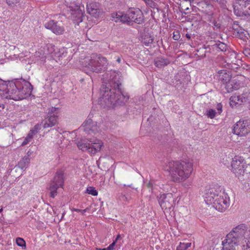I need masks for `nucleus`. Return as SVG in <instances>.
I'll return each mask as SVG.
<instances>
[{"label": "nucleus", "instance_id": "nucleus-32", "mask_svg": "<svg viewBox=\"0 0 250 250\" xmlns=\"http://www.w3.org/2000/svg\"><path fill=\"white\" fill-rule=\"evenodd\" d=\"M216 45L218 48L220 50V51L223 52L226 51L227 46L226 44H225V43L221 42H219V43L216 44Z\"/></svg>", "mask_w": 250, "mask_h": 250}, {"label": "nucleus", "instance_id": "nucleus-33", "mask_svg": "<svg viewBox=\"0 0 250 250\" xmlns=\"http://www.w3.org/2000/svg\"><path fill=\"white\" fill-rule=\"evenodd\" d=\"M216 111L214 109H210L208 111L206 115L207 116L210 118V119H213L216 115Z\"/></svg>", "mask_w": 250, "mask_h": 250}, {"label": "nucleus", "instance_id": "nucleus-28", "mask_svg": "<svg viewBox=\"0 0 250 250\" xmlns=\"http://www.w3.org/2000/svg\"><path fill=\"white\" fill-rule=\"evenodd\" d=\"M85 192L94 196H97L98 194V192L96 189L95 188L91 186L87 188Z\"/></svg>", "mask_w": 250, "mask_h": 250}, {"label": "nucleus", "instance_id": "nucleus-30", "mask_svg": "<svg viewBox=\"0 0 250 250\" xmlns=\"http://www.w3.org/2000/svg\"><path fill=\"white\" fill-rule=\"evenodd\" d=\"M41 129V125L39 124L36 125L34 127L30 129L29 132L34 136L36 134H37L38 131Z\"/></svg>", "mask_w": 250, "mask_h": 250}, {"label": "nucleus", "instance_id": "nucleus-47", "mask_svg": "<svg viewBox=\"0 0 250 250\" xmlns=\"http://www.w3.org/2000/svg\"><path fill=\"white\" fill-rule=\"evenodd\" d=\"M186 37H187V38H188V39H189L190 38V35H189V34H186Z\"/></svg>", "mask_w": 250, "mask_h": 250}, {"label": "nucleus", "instance_id": "nucleus-35", "mask_svg": "<svg viewBox=\"0 0 250 250\" xmlns=\"http://www.w3.org/2000/svg\"><path fill=\"white\" fill-rule=\"evenodd\" d=\"M7 4L11 6L16 5L20 2V0H6Z\"/></svg>", "mask_w": 250, "mask_h": 250}, {"label": "nucleus", "instance_id": "nucleus-19", "mask_svg": "<svg viewBox=\"0 0 250 250\" xmlns=\"http://www.w3.org/2000/svg\"><path fill=\"white\" fill-rule=\"evenodd\" d=\"M90 142L89 148V154L94 155L99 152L102 147H104V143L102 141L96 139L92 140L91 139L89 141Z\"/></svg>", "mask_w": 250, "mask_h": 250}, {"label": "nucleus", "instance_id": "nucleus-34", "mask_svg": "<svg viewBox=\"0 0 250 250\" xmlns=\"http://www.w3.org/2000/svg\"><path fill=\"white\" fill-rule=\"evenodd\" d=\"M248 1L249 2H248V5L246 7L244 16L250 17V0Z\"/></svg>", "mask_w": 250, "mask_h": 250}, {"label": "nucleus", "instance_id": "nucleus-29", "mask_svg": "<svg viewBox=\"0 0 250 250\" xmlns=\"http://www.w3.org/2000/svg\"><path fill=\"white\" fill-rule=\"evenodd\" d=\"M34 136L31 134L29 132L27 135L26 137L25 138L24 141L22 143L21 146H24L29 143L32 139L33 138Z\"/></svg>", "mask_w": 250, "mask_h": 250}, {"label": "nucleus", "instance_id": "nucleus-44", "mask_svg": "<svg viewBox=\"0 0 250 250\" xmlns=\"http://www.w3.org/2000/svg\"><path fill=\"white\" fill-rule=\"evenodd\" d=\"M29 52L26 51L25 53H23V52L21 53L22 55H21V57H22V55H23L24 57H26L27 56V54H29Z\"/></svg>", "mask_w": 250, "mask_h": 250}, {"label": "nucleus", "instance_id": "nucleus-11", "mask_svg": "<svg viewBox=\"0 0 250 250\" xmlns=\"http://www.w3.org/2000/svg\"><path fill=\"white\" fill-rule=\"evenodd\" d=\"M239 242L236 238H234L232 233H229L227 235L225 239L222 241L223 247L221 250H234Z\"/></svg>", "mask_w": 250, "mask_h": 250}, {"label": "nucleus", "instance_id": "nucleus-1", "mask_svg": "<svg viewBox=\"0 0 250 250\" xmlns=\"http://www.w3.org/2000/svg\"><path fill=\"white\" fill-rule=\"evenodd\" d=\"M29 83L21 80L6 82L0 79V96L15 101L26 98L31 92Z\"/></svg>", "mask_w": 250, "mask_h": 250}, {"label": "nucleus", "instance_id": "nucleus-18", "mask_svg": "<svg viewBox=\"0 0 250 250\" xmlns=\"http://www.w3.org/2000/svg\"><path fill=\"white\" fill-rule=\"evenodd\" d=\"M111 16L116 22L121 21L123 23H126L128 25L133 24L129 15V11L127 13H124L121 12L113 13Z\"/></svg>", "mask_w": 250, "mask_h": 250}, {"label": "nucleus", "instance_id": "nucleus-36", "mask_svg": "<svg viewBox=\"0 0 250 250\" xmlns=\"http://www.w3.org/2000/svg\"><path fill=\"white\" fill-rule=\"evenodd\" d=\"M71 210L72 212L76 211V212H81L82 213V214L84 215L85 214V213L87 210H89V208H87L84 209H78V208H72L71 209Z\"/></svg>", "mask_w": 250, "mask_h": 250}, {"label": "nucleus", "instance_id": "nucleus-27", "mask_svg": "<svg viewBox=\"0 0 250 250\" xmlns=\"http://www.w3.org/2000/svg\"><path fill=\"white\" fill-rule=\"evenodd\" d=\"M246 245H244L246 250H250V230H249L246 233V238L245 239Z\"/></svg>", "mask_w": 250, "mask_h": 250}, {"label": "nucleus", "instance_id": "nucleus-37", "mask_svg": "<svg viewBox=\"0 0 250 250\" xmlns=\"http://www.w3.org/2000/svg\"><path fill=\"white\" fill-rule=\"evenodd\" d=\"M180 34L179 32L177 31H175L173 33V37L172 38L173 40L175 41H178L179 39L180 38Z\"/></svg>", "mask_w": 250, "mask_h": 250}, {"label": "nucleus", "instance_id": "nucleus-49", "mask_svg": "<svg viewBox=\"0 0 250 250\" xmlns=\"http://www.w3.org/2000/svg\"><path fill=\"white\" fill-rule=\"evenodd\" d=\"M3 210L2 208L0 209V213Z\"/></svg>", "mask_w": 250, "mask_h": 250}, {"label": "nucleus", "instance_id": "nucleus-31", "mask_svg": "<svg viewBox=\"0 0 250 250\" xmlns=\"http://www.w3.org/2000/svg\"><path fill=\"white\" fill-rule=\"evenodd\" d=\"M16 244L18 246L21 247H24L25 248L26 245H25V241L21 238H17L16 239Z\"/></svg>", "mask_w": 250, "mask_h": 250}, {"label": "nucleus", "instance_id": "nucleus-9", "mask_svg": "<svg viewBox=\"0 0 250 250\" xmlns=\"http://www.w3.org/2000/svg\"><path fill=\"white\" fill-rule=\"evenodd\" d=\"M159 203L162 209L170 210L175 205V198L171 193L161 195Z\"/></svg>", "mask_w": 250, "mask_h": 250}, {"label": "nucleus", "instance_id": "nucleus-42", "mask_svg": "<svg viewBox=\"0 0 250 250\" xmlns=\"http://www.w3.org/2000/svg\"><path fill=\"white\" fill-rule=\"evenodd\" d=\"M244 54L245 55L248 57H250V51L248 49H245L244 51Z\"/></svg>", "mask_w": 250, "mask_h": 250}, {"label": "nucleus", "instance_id": "nucleus-8", "mask_svg": "<svg viewBox=\"0 0 250 250\" xmlns=\"http://www.w3.org/2000/svg\"><path fill=\"white\" fill-rule=\"evenodd\" d=\"M219 79L224 83L226 84V88L228 92L239 88V84L235 80H231L230 75L226 71L221 70L219 73Z\"/></svg>", "mask_w": 250, "mask_h": 250}, {"label": "nucleus", "instance_id": "nucleus-41", "mask_svg": "<svg viewBox=\"0 0 250 250\" xmlns=\"http://www.w3.org/2000/svg\"><path fill=\"white\" fill-rule=\"evenodd\" d=\"M216 108L218 111V113L220 114L222 111V105L221 103H219L217 104Z\"/></svg>", "mask_w": 250, "mask_h": 250}, {"label": "nucleus", "instance_id": "nucleus-45", "mask_svg": "<svg viewBox=\"0 0 250 250\" xmlns=\"http://www.w3.org/2000/svg\"><path fill=\"white\" fill-rule=\"evenodd\" d=\"M116 61L118 63H120L121 61V58L118 57Z\"/></svg>", "mask_w": 250, "mask_h": 250}, {"label": "nucleus", "instance_id": "nucleus-38", "mask_svg": "<svg viewBox=\"0 0 250 250\" xmlns=\"http://www.w3.org/2000/svg\"><path fill=\"white\" fill-rule=\"evenodd\" d=\"M147 5L150 7H153L155 6V3L152 0H143Z\"/></svg>", "mask_w": 250, "mask_h": 250}, {"label": "nucleus", "instance_id": "nucleus-3", "mask_svg": "<svg viewBox=\"0 0 250 250\" xmlns=\"http://www.w3.org/2000/svg\"><path fill=\"white\" fill-rule=\"evenodd\" d=\"M208 205H211L218 211L223 212L229 207V197L224 191L211 188L206 194L205 199Z\"/></svg>", "mask_w": 250, "mask_h": 250}, {"label": "nucleus", "instance_id": "nucleus-20", "mask_svg": "<svg viewBox=\"0 0 250 250\" xmlns=\"http://www.w3.org/2000/svg\"><path fill=\"white\" fill-rule=\"evenodd\" d=\"M245 229L246 227L244 225H240L234 228L229 233H232L234 238H236V240L239 241V239L243 236L245 239L246 238V233L248 230H246Z\"/></svg>", "mask_w": 250, "mask_h": 250}, {"label": "nucleus", "instance_id": "nucleus-16", "mask_svg": "<svg viewBox=\"0 0 250 250\" xmlns=\"http://www.w3.org/2000/svg\"><path fill=\"white\" fill-rule=\"evenodd\" d=\"M45 28L50 30L56 35H62L65 31L63 26L60 25L57 22L50 20L44 24Z\"/></svg>", "mask_w": 250, "mask_h": 250}, {"label": "nucleus", "instance_id": "nucleus-4", "mask_svg": "<svg viewBox=\"0 0 250 250\" xmlns=\"http://www.w3.org/2000/svg\"><path fill=\"white\" fill-rule=\"evenodd\" d=\"M231 170L236 177L243 179V176L250 173V165L248 164L246 160L240 156H235L231 162Z\"/></svg>", "mask_w": 250, "mask_h": 250}, {"label": "nucleus", "instance_id": "nucleus-13", "mask_svg": "<svg viewBox=\"0 0 250 250\" xmlns=\"http://www.w3.org/2000/svg\"><path fill=\"white\" fill-rule=\"evenodd\" d=\"M48 119L44 124V128L52 127L58 124L59 110L58 108L52 107L49 111Z\"/></svg>", "mask_w": 250, "mask_h": 250}, {"label": "nucleus", "instance_id": "nucleus-6", "mask_svg": "<svg viewBox=\"0 0 250 250\" xmlns=\"http://www.w3.org/2000/svg\"><path fill=\"white\" fill-rule=\"evenodd\" d=\"M116 90V89H111L104 85L102 86L101 93L105 103L110 104L113 105L119 104V97L121 95L115 94Z\"/></svg>", "mask_w": 250, "mask_h": 250}, {"label": "nucleus", "instance_id": "nucleus-17", "mask_svg": "<svg viewBox=\"0 0 250 250\" xmlns=\"http://www.w3.org/2000/svg\"><path fill=\"white\" fill-rule=\"evenodd\" d=\"M81 129L86 132L88 134L93 133L95 134L99 131V127L97 125L94 124L90 119L86 120L81 127Z\"/></svg>", "mask_w": 250, "mask_h": 250}, {"label": "nucleus", "instance_id": "nucleus-39", "mask_svg": "<svg viewBox=\"0 0 250 250\" xmlns=\"http://www.w3.org/2000/svg\"><path fill=\"white\" fill-rule=\"evenodd\" d=\"M176 250H186V249L184 246V243L180 242L178 246L177 247Z\"/></svg>", "mask_w": 250, "mask_h": 250}, {"label": "nucleus", "instance_id": "nucleus-48", "mask_svg": "<svg viewBox=\"0 0 250 250\" xmlns=\"http://www.w3.org/2000/svg\"><path fill=\"white\" fill-rule=\"evenodd\" d=\"M120 237V235L119 234L117 235V238L116 239H115V240H116V241L118 240V239Z\"/></svg>", "mask_w": 250, "mask_h": 250}, {"label": "nucleus", "instance_id": "nucleus-46", "mask_svg": "<svg viewBox=\"0 0 250 250\" xmlns=\"http://www.w3.org/2000/svg\"><path fill=\"white\" fill-rule=\"evenodd\" d=\"M214 25L217 27H219V26L218 25V24L217 23V22H214Z\"/></svg>", "mask_w": 250, "mask_h": 250}, {"label": "nucleus", "instance_id": "nucleus-23", "mask_svg": "<svg viewBox=\"0 0 250 250\" xmlns=\"http://www.w3.org/2000/svg\"><path fill=\"white\" fill-rule=\"evenodd\" d=\"M170 63V61L167 59L157 58L154 61L155 65L158 68H162Z\"/></svg>", "mask_w": 250, "mask_h": 250}, {"label": "nucleus", "instance_id": "nucleus-15", "mask_svg": "<svg viewBox=\"0 0 250 250\" xmlns=\"http://www.w3.org/2000/svg\"><path fill=\"white\" fill-rule=\"evenodd\" d=\"M249 0H235L233 4L234 13L237 16H244Z\"/></svg>", "mask_w": 250, "mask_h": 250}, {"label": "nucleus", "instance_id": "nucleus-22", "mask_svg": "<svg viewBox=\"0 0 250 250\" xmlns=\"http://www.w3.org/2000/svg\"><path fill=\"white\" fill-rule=\"evenodd\" d=\"M243 103V99L241 96L237 94H234L229 98V104L232 107L236 106L237 105L241 104Z\"/></svg>", "mask_w": 250, "mask_h": 250}, {"label": "nucleus", "instance_id": "nucleus-25", "mask_svg": "<svg viewBox=\"0 0 250 250\" xmlns=\"http://www.w3.org/2000/svg\"><path fill=\"white\" fill-rule=\"evenodd\" d=\"M78 147L83 151H87L89 153L90 142H85L84 140H81L77 143Z\"/></svg>", "mask_w": 250, "mask_h": 250}, {"label": "nucleus", "instance_id": "nucleus-43", "mask_svg": "<svg viewBox=\"0 0 250 250\" xmlns=\"http://www.w3.org/2000/svg\"><path fill=\"white\" fill-rule=\"evenodd\" d=\"M184 246L185 247V248L186 250L188 249V248L190 247L191 246V243H184Z\"/></svg>", "mask_w": 250, "mask_h": 250}, {"label": "nucleus", "instance_id": "nucleus-50", "mask_svg": "<svg viewBox=\"0 0 250 250\" xmlns=\"http://www.w3.org/2000/svg\"><path fill=\"white\" fill-rule=\"evenodd\" d=\"M101 250H107V248H104V249H101Z\"/></svg>", "mask_w": 250, "mask_h": 250}, {"label": "nucleus", "instance_id": "nucleus-21", "mask_svg": "<svg viewBox=\"0 0 250 250\" xmlns=\"http://www.w3.org/2000/svg\"><path fill=\"white\" fill-rule=\"evenodd\" d=\"M233 29L236 32L235 35L237 37L243 40V41H246L247 39H248L249 34L247 31L238 26L237 24H234L233 25Z\"/></svg>", "mask_w": 250, "mask_h": 250}, {"label": "nucleus", "instance_id": "nucleus-2", "mask_svg": "<svg viewBox=\"0 0 250 250\" xmlns=\"http://www.w3.org/2000/svg\"><path fill=\"white\" fill-rule=\"evenodd\" d=\"M193 170V162L189 160L170 162L167 169L172 181L176 183H181L188 179Z\"/></svg>", "mask_w": 250, "mask_h": 250}, {"label": "nucleus", "instance_id": "nucleus-10", "mask_svg": "<svg viewBox=\"0 0 250 250\" xmlns=\"http://www.w3.org/2000/svg\"><path fill=\"white\" fill-rule=\"evenodd\" d=\"M87 13L95 18H98L103 14V9L99 2L91 1L86 5Z\"/></svg>", "mask_w": 250, "mask_h": 250}, {"label": "nucleus", "instance_id": "nucleus-7", "mask_svg": "<svg viewBox=\"0 0 250 250\" xmlns=\"http://www.w3.org/2000/svg\"><path fill=\"white\" fill-rule=\"evenodd\" d=\"M64 183V176L62 172L57 171L50 183L49 190L50 191V197L54 198L57 194V190L59 188H63Z\"/></svg>", "mask_w": 250, "mask_h": 250}, {"label": "nucleus", "instance_id": "nucleus-14", "mask_svg": "<svg viewBox=\"0 0 250 250\" xmlns=\"http://www.w3.org/2000/svg\"><path fill=\"white\" fill-rule=\"evenodd\" d=\"M129 15L133 22L142 24L144 22V16L143 12L138 8H132L129 10Z\"/></svg>", "mask_w": 250, "mask_h": 250}, {"label": "nucleus", "instance_id": "nucleus-12", "mask_svg": "<svg viewBox=\"0 0 250 250\" xmlns=\"http://www.w3.org/2000/svg\"><path fill=\"white\" fill-rule=\"evenodd\" d=\"M246 121L239 120L234 125L232 132L240 136H245L249 132Z\"/></svg>", "mask_w": 250, "mask_h": 250}, {"label": "nucleus", "instance_id": "nucleus-5", "mask_svg": "<svg viewBox=\"0 0 250 250\" xmlns=\"http://www.w3.org/2000/svg\"><path fill=\"white\" fill-rule=\"evenodd\" d=\"M108 64L107 59L101 54H92L87 67L93 72L101 73Z\"/></svg>", "mask_w": 250, "mask_h": 250}, {"label": "nucleus", "instance_id": "nucleus-26", "mask_svg": "<svg viewBox=\"0 0 250 250\" xmlns=\"http://www.w3.org/2000/svg\"><path fill=\"white\" fill-rule=\"evenodd\" d=\"M153 37L149 34H145L142 36V42L146 45L152 43L153 42Z\"/></svg>", "mask_w": 250, "mask_h": 250}, {"label": "nucleus", "instance_id": "nucleus-24", "mask_svg": "<svg viewBox=\"0 0 250 250\" xmlns=\"http://www.w3.org/2000/svg\"><path fill=\"white\" fill-rule=\"evenodd\" d=\"M30 163V159L28 156H24L18 163V167L21 169L25 170Z\"/></svg>", "mask_w": 250, "mask_h": 250}, {"label": "nucleus", "instance_id": "nucleus-40", "mask_svg": "<svg viewBox=\"0 0 250 250\" xmlns=\"http://www.w3.org/2000/svg\"><path fill=\"white\" fill-rule=\"evenodd\" d=\"M116 240H115L113 242V243L112 244H111L107 248V250H113L114 249V246L116 244Z\"/></svg>", "mask_w": 250, "mask_h": 250}]
</instances>
